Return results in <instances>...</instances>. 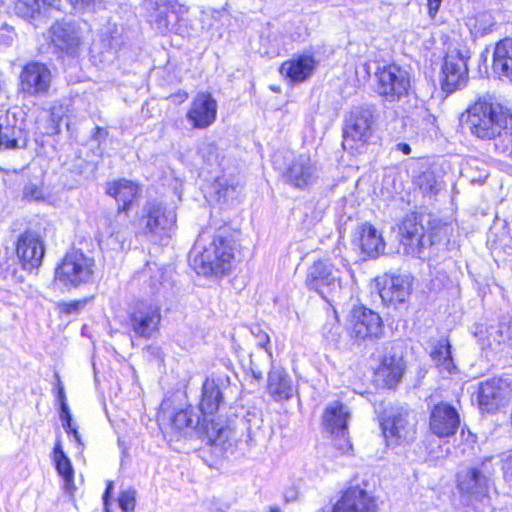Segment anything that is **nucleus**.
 I'll return each instance as SVG.
<instances>
[{"label": "nucleus", "mask_w": 512, "mask_h": 512, "mask_svg": "<svg viewBox=\"0 0 512 512\" xmlns=\"http://www.w3.org/2000/svg\"><path fill=\"white\" fill-rule=\"evenodd\" d=\"M170 428L178 436H188L195 433L199 438L207 439L214 445L224 444L231 435V429L227 425H220L214 419L206 420L193 413L190 408L176 412L170 423Z\"/></svg>", "instance_id": "nucleus-4"}, {"label": "nucleus", "mask_w": 512, "mask_h": 512, "mask_svg": "<svg viewBox=\"0 0 512 512\" xmlns=\"http://www.w3.org/2000/svg\"><path fill=\"white\" fill-rule=\"evenodd\" d=\"M404 369L401 356L386 355L375 370V380L382 387L394 388L401 381Z\"/></svg>", "instance_id": "nucleus-26"}, {"label": "nucleus", "mask_w": 512, "mask_h": 512, "mask_svg": "<svg viewBox=\"0 0 512 512\" xmlns=\"http://www.w3.org/2000/svg\"><path fill=\"white\" fill-rule=\"evenodd\" d=\"M331 435L334 436V446L337 448L340 454H346L352 449V445L347 435V430H343V433H336Z\"/></svg>", "instance_id": "nucleus-40"}, {"label": "nucleus", "mask_w": 512, "mask_h": 512, "mask_svg": "<svg viewBox=\"0 0 512 512\" xmlns=\"http://www.w3.org/2000/svg\"><path fill=\"white\" fill-rule=\"evenodd\" d=\"M340 271L329 261H317L309 268L305 284L322 297L340 288Z\"/></svg>", "instance_id": "nucleus-15"}, {"label": "nucleus", "mask_w": 512, "mask_h": 512, "mask_svg": "<svg viewBox=\"0 0 512 512\" xmlns=\"http://www.w3.org/2000/svg\"><path fill=\"white\" fill-rule=\"evenodd\" d=\"M496 457L485 458L479 465L457 474V487L462 494L481 499L487 496L491 478L495 473L493 461Z\"/></svg>", "instance_id": "nucleus-9"}, {"label": "nucleus", "mask_w": 512, "mask_h": 512, "mask_svg": "<svg viewBox=\"0 0 512 512\" xmlns=\"http://www.w3.org/2000/svg\"><path fill=\"white\" fill-rule=\"evenodd\" d=\"M175 102L182 103L188 98V93L185 91H179L174 95H171Z\"/></svg>", "instance_id": "nucleus-54"}, {"label": "nucleus", "mask_w": 512, "mask_h": 512, "mask_svg": "<svg viewBox=\"0 0 512 512\" xmlns=\"http://www.w3.org/2000/svg\"><path fill=\"white\" fill-rule=\"evenodd\" d=\"M80 305L79 302H74V303H70L68 304V309L67 311L68 312H72V311H76L78 309V306Z\"/></svg>", "instance_id": "nucleus-59"}, {"label": "nucleus", "mask_w": 512, "mask_h": 512, "mask_svg": "<svg viewBox=\"0 0 512 512\" xmlns=\"http://www.w3.org/2000/svg\"><path fill=\"white\" fill-rule=\"evenodd\" d=\"M511 393L510 383L502 378H492L482 382L478 389V403L482 410H497Z\"/></svg>", "instance_id": "nucleus-18"}, {"label": "nucleus", "mask_w": 512, "mask_h": 512, "mask_svg": "<svg viewBox=\"0 0 512 512\" xmlns=\"http://www.w3.org/2000/svg\"><path fill=\"white\" fill-rule=\"evenodd\" d=\"M354 242L369 257H377L385 249V242L381 233L369 223H364L357 227Z\"/></svg>", "instance_id": "nucleus-27"}, {"label": "nucleus", "mask_w": 512, "mask_h": 512, "mask_svg": "<svg viewBox=\"0 0 512 512\" xmlns=\"http://www.w3.org/2000/svg\"><path fill=\"white\" fill-rule=\"evenodd\" d=\"M282 179L284 183L295 189H309L319 179L318 165L309 155H298L287 165Z\"/></svg>", "instance_id": "nucleus-12"}, {"label": "nucleus", "mask_w": 512, "mask_h": 512, "mask_svg": "<svg viewBox=\"0 0 512 512\" xmlns=\"http://www.w3.org/2000/svg\"><path fill=\"white\" fill-rule=\"evenodd\" d=\"M349 330L351 336L357 340L374 341L382 337L384 325L378 313L366 307H356L350 315Z\"/></svg>", "instance_id": "nucleus-14"}, {"label": "nucleus", "mask_w": 512, "mask_h": 512, "mask_svg": "<svg viewBox=\"0 0 512 512\" xmlns=\"http://www.w3.org/2000/svg\"><path fill=\"white\" fill-rule=\"evenodd\" d=\"M383 433L388 441L399 443L409 441L415 435L416 418L406 407L392 409L381 422Z\"/></svg>", "instance_id": "nucleus-13"}, {"label": "nucleus", "mask_w": 512, "mask_h": 512, "mask_svg": "<svg viewBox=\"0 0 512 512\" xmlns=\"http://www.w3.org/2000/svg\"><path fill=\"white\" fill-rule=\"evenodd\" d=\"M465 125L470 133L488 141L498 153L512 159V112L490 96L479 97L466 110Z\"/></svg>", "instance_id": "nucleus-1"}, {"label": "nucleus", "mask_w": 512, "mask_h": 512, "mask_svg": "<svg viewBox=\"0 0 512 512\" xmlns=\"http://www.w3.org/2000/svg\"><path fill=\"white\" fill-rule=\"evenodd\" d=\"M253 376L256 378V379H261L262 378V373L260 371H253Z\"/></svg>", "instance_id": "nucleus-60"}, {"label": "nucleus", "mask_w": 512, "mask_h": 512, "mask_svg": "<svg viewBox=\"0 0 512 512\" xmlns=\"http://www.w3.org/2000/svg\"><path fill=\"white\" fill-rule=\"evenodd\" d=\"M94 260L79 250L67 253L56 268L55 279L66 287H79L93 276Z\"/></svg>", "instance_id": "nucleus-8"}, {"label": "nucleus", "mask_w": 512, "mask_h": 512, "mask_svg": "<svg viewBox=\"0 0 512 512\" xmlns=\"http://www.w3.org/2000/svg\"><path fill=\"white\" fill-rule=\"evenodd\" d=\"M492 69L498 77L512 81V38H504L496 43Z\"/></svg>", "instance_id": "nucleus-30"}, {"label": "nucleus", "mask_w": 512, "mask_h": 512, "mask_svg": "<svg viewBox=\"0 0 512 512\" xmlns=\"http://www.w3.org/2000/svg\"><path fill=\"white\" fill-rule=\"evenodd\" d=\"M105 222L108 223L107 228H106V233L109 236H114L120 232V228L117 227L116 225L112 224L109 217L105 218Z\"/></svg>", "instance_id": "nucleus-51"}, {"label": "nucleus", "mask_w": 512, "mask_h": 512, "mask_svg": "<svg viewBox=\"0 0 512 512\" xmlns=\"http://www.w3.org/2000/svg\"><path fill=\"white\" fill-rule=\"evenodd\" d=\"M460 426V415L452 405L439 403L435 405L429 417V429L439 438H448L457 432Z\"/></svg>", "instance_id": "nucleus-17"}, {"label": "nucleus", "mask_w": 512, "mask_h": 512, "mask_svg": "<svg viewBox=\"0 0 512 512\" xmlns=\"http://www.w3.org/2000/svg\"><path fill=\"white\" fill-rule=\"evenodd\" d=\"M400 231L404 253L421 257L422 250L428 242L423 225L417 222L416 217H408L403 221Z\"/></svg>", "instance_id": "nucleus-23"}, {"label": "nucleus", "mask_w": 512, "mask_h": 512, "mask_svg": "<svg viewBox=\"0 0 512 512\" xmlns=\"http://www.w3.org/2000/svg\"><path fill=\"white\" fill-rule=\"evenodd\" d=\"M495 25L489 14H480L476 18V24L474 26V33L477 37H483L492 32L493 26Z\"/></svg>", "instance_id": "nucleus-38"}, {"label": "nucleus", "mask_w": 512, "mask_h": 512, "mask_svg": "<svg viewBox=\"0 0 512 512\" xmlns=\"http://www.w3.org/2000/svg\"><path fill=\"white\" fill-rule=\"evenodd\" d=\"M117 34H118V29H117L116 25L109 24L108 26H106L100 34L101 41L103 42L104 46L112 47L113 40Z\"/></svg>", "instance_id": "nucleus-42"}, {"label": "nucleus", "mask_w": 512, "mask_h": 512, "mask_svg": "<svg viewBox=\"0 0 512 512\" xmlns=\"http://www.w3.org/2000/svg\"><path fill=\"white\" fill-rule=\"evenodd\" d=\"M22 195L24 199L29 201L45 200L46 191L42 180L39 178L28 180L22 189Z\"/></svg>", "instance_id": "nucleus-36"}, {"label": "nucleus", "mask_w": 512, "mask_h": 512, "mask_svg": "<svg viewBox=\"0 0 512 512\" xmlns=\"http://www.w3.org/2000/svg\"><path fill=\"white\" fill-rule=\"evenodd\" d=\"M55 376L57 379V384H56L57 400L59 401V404H61L63 402H66V395H65V391H64V386L60 380L59 375L56 374Z\"/></svg>", "instance_id": "nucleus-50"}, {"label": "nucleus", "mask_w": 512, "mask_h": 512, "mask_svg": "<svg viewBox=\"0 0 512 512\" xmlns=\"http://www.w3.org/2000/svg\"><path fill=\"white\" fill-rule=\"evenodd\" d=\"M25 145L22 129L12 125L8 114L0 110V149L21 148Z\"/></svg>", "instance_id": "nucleus-34"}, {"label": "nucleus", "mask_w": 512, "mask_h": 512, "mask_svg": "<svg viewBox=\"0 0 512 512\" xmlns=\"http://www.w3.org/2000/svg\"><path fill=\"white\" fill-rule=\"evenodd\" d=\"M41 4L39 0H17L15 3V12L17 15L32 19L40 12Z\"/></svg>", "instance_id": "nucleus-37"}, {"label": "nucleus", "mask_w": 512, "mask_h": 512, "mask_svg": "<svg viewBox=\"0 0 512 512\" xmlns=\"http://www.w3.org/2000/svg\"><path fill=\"white\" fill-rule=\"evenodd\" d=\"M76 11L84 12L90 9L95 0H67Z\"/></svg>", "instance_id": "nucleus-46"}, {"label": "nucleus", "mask_w": 512, "mask_h": 512, "mask_svg": "<svg viewBox=\"0 0 512 512\" xmlns=\"http://www.w3.org/2000/svg\"><path fill=\"white\" fill-rule=\"evenodd\" d=\"M160 321L159 307L141 303L130 316V327L137 336L151 338L157 333Z\"/></svg>", "instance_id": "nucleus-20"}, {"label": "nucleus", "mask_w": 512, "mask_h": 512, "mask_svg": "<svg viewBox=\"0 0 512 512\" xmlns=\"http://www.w3.org/2000/svg\"><path fill=\"white\" fill-rule=\"evenodd\" d=\"M269 512H281L278 507H271Z\"/></svg>", "instance_id": "nucleus-61"}, {"label": "nucleus", "mask_w": 512, "mask_h": 512, "mask_svg": "<svg viewBox=\"0 0 512 512\" xmlns=\"http://www.w3.org/2000/svg\"><path fill=\"white\" fill-rule=\"evenodd\" d=\"M431 357L441 374L452 375L457 372V367L452 358L451 345L448 340L438 341L431 353Z\"/></svg>", "instance_id": "nucleus-35"}, {"label": "nucleus", "mask_w": 512, "mask_h": 512, "mask_svg": "<svg viewBox=\"0 0 512 512\" xmlns=\"http://www.w3.org/2000/svg\"><path fill=\"white\" fill-rule=\"evenodd\" d=\"M411 285L412 280L407 275H387L379 292L380 297L385 303H403L411 293Z\"/></svg>", "instance_id": "nucleus-25"}, {"label": "nucleus", "mask_w": 512, "mask_h": 512, "mask_svg": "<svg viewBox=\"0 0 512 512\" xmlns=\"http://www.w3.org/2000/svg\"><path fill=\"white\" fill-rule=\"evenodd\" d=\"M315 67L314 57L304 54L285 61L280 67V73L291 83H301L311 77Z\"/></svg>", "instance_id": "nucleus-28"}, {"label": "nucleus", "mask_w": 512, "mask_h": 512, "mask_svg": "<svg viewBox=\"0 0 512 512\" xmlns=\"http://www.w3.org/2000/svg\"><path fill=\"white\" fill-rule=\"evenodd\" d=\"M16 253L23 268L32 271L42 263L44 244L37 234L25 232L18 239Z\"/></svg>", "instance_id": "nucleus-21"}, {"label": "nucleus", "mask_w": 512, "mask_h": 512, "mask_svg": "<svg viewBox=\"0 0 512 512\" xmlns=\"http://www.w3.org/2000/svg\"><path fill=\"white\" fill-rule=\"evenodd\" d=\"M106 193L116 200L118 204L116 217H120L121 213H126L138 198L140 187L131 180L118 179L107 183Z\"/></svg>", "instance_id": "nucleus-24"}, {"label": "nucleus", "mask_w": 512, "mask_h": 512, "mask_svg": "<svg viewBox=\"0 0 512 512\" xmlns=\"http://www.w3.org/2000/svg\"><path fill=\"white\" fill-rule=\"evenodd\" d=\"M373 115L369 109L356 107L346 118L343 148L351 153H360L372 136Z\"/></svg>", "instance_id": "nucleus-7"}, {"label": "nucleus", "mask_w": 512, "mask_h": 512, "mask_svg": "<svg viewBox=\"0 0 512 512\" xmlns=\"http://www.w3.org/2000/svg\"><path fill=\"white\" fill-rule=\"evenodd\" d=\"M217 115V103L210 93L201 92L196 95L186 118L196 129H205L211 126Z\"/></svg>", "instance_id": "nucleus-19"}, {"label": "nucleus", "mask_w": 512, "mask_h": 512, "mask_svg": "<svg viewBox=\"0 0 512 512\" xmlns=\"http://www.w3.org/2000/svg\"><path fill=\"white\" fill-rule=\"evenodd\" d=\"M223 402V395L219 385L213 379H206L202 386L201 400L199 409L202 418L206 420L214 419L213 415L219 410Z\"/></svg>", "instance_id": "nucleus-31"}, {"label": "nucleus", "mask_w": 512, "mask_h": 512, "mask_svg": "<svg viewBox=\"0 0 512 512\" xmlns=\"http://www.w3.org/2000/svg\"><path fill=\"white\" fill-rule=\"evenodd\" d=\"M350 411L346 405L339 401L327 405L323 414L324 429L330 434L343 433L347 430Z\"/></svg>", "instance_id": "nucleus-29"}, {"label": "nucleus", "mask_w": 512, "mask_h": 512, "mask_svg": "<svg viewBox=\"0 0 512 512\" xmlns=\"http://www.w3.org/2000/svg\"><path fill=\"white\" fill-rule=\"evenodd\" d=\"M147 20L161 35L181 33L186 26L189 7L176 0H145Z\"/></svg>", "instance_id": "nucleus-5"}, {"label": "nucleus", "mask_w": 512, "mask_h": 512, "mask_svg": "<svg viewBox=\"0 0 512 512\" xmlns=\"http://www.w3.org/2000/svg\"><path fill=\"white\" fill-rule=\"evenodd\" d=\"M471 58V52L467 48L452 49L444 59L442 66L441 86L446 93H453L462 89L468 82L467 62Z\"/></svg>", "instance_id": "nucleus-10"}, {"label": "nucleus", "mask_w": 512, "mask_h": 512, "mask_svg": "<svg viewBox=\"0 0 512 512\" xmlns=\"http://www.w3.org/2000/svg\"><path fill=\"white\" fill-rule=\"evenodd\" d=\"M501 462L504 478L506 482L512 485V451L503 454Z\"/></svg>", "instance_id": "nucleus-43"}, {"label": "nucleus", "mask_w": 512, "mask_h": 512, "mask_svg": "<svg viewBox=\"0 0 512 512\" xmlns=\"http://www.w3.org/2000/svg\"><path fill=\"white\" fill-rule=\"evenodd\" d=\"M234 248L228 238L217 236L202 250L196 245L191 254V266L201 275H222L232 267Z\"/></svg>", "instance_id": "nucleus-3"}, {"label": "nucleus", "mask_w": 512, "mask_h": 512, "mask_svg": "<svg viewBox=\"0 0 512 512\" xmlns=\"http://www.w3.org/2000/svg\"><path fill=\"white\" fill-rule=\"evenodd\" d=\"M119 507L123 512H133L136 504V491L134 489H127L122 491L119 499Z\"/></svg>", "instance_id": "nucleus-39"}, {"label": "nucleus", "mask_w": 512, "mask_h": 512, "mask_svg": "<svg viewBox=\"0 0 512 512\" xmlns=\"http://www.w3.org/2000/svg\"><path fill=\"white\" fill-rule=\"evenodd\" d=\"M67 434L69 435H72L73 436V439L81 446L82 445V442H81V438H80V434L77 430L76 427L72 426V429H69V431H66Z\"/></svg>", "instance_id": "nucleus-55"}, {"label": "nucleus", "mask_w": 512, "mask_h": 512, "mask_svg": "<svg viewBox=\"0 0 512 512\" xmlns=\"http://www.w3.org/2000/svg\"><path fill=\"white\" fill-rule=\"evenodd\" d=\"M507 332H508V338H507V346L508 348L510 349L508 351V353H510L512 355V326H510L508 329H507Z\"/></svg>", "instance_id": "nucleus-58"}, {"label": "nucleus", "mask_w": 512, "mask_h": 512, "mask_svg": "<svg viewBox=\"0 0 512 512\" xmlns=\"http://www.w3.org/2000/svg\"><path fill=\"white\" fill-rule=\"evenodd\" d=\"M51 43L60 51L73 55L80 45V31L74 23L57 21L50 27Z\"/></svg>", "instance_id": "nucleus-22"}, {"label": "nucleus", "mask_w": 512, "mask_h": 512, "mask_svg": "<svg viewBox=\"0 0 512 512\" xmlns=\"http://www.w3.org/2000/svg\"><path fill=\"white\" fill-rule=\"evenodd\" d=\"M43 6L57 8L60 5L61 0H39Z\"/></svg>", "instance_id": "nucleus-57"}, {"label": "nucleus", "mask_w": 512, "mask_h": 512, "mask_svg": "<svg viewBox=\"0 0 512 512\" xmlns=\"http://www.w3.org/2000/svg\"><path fill=\"white\" fill-rule=\"evenodd\" d=\"M257 338H258V345L267 350V345L270 342L269 336L266 333H259Z\"/></svg>", "instance_id": "nucleus-52"}, {"label": "nucleus", "mask_w": 512, "mask_h": 512, "mask_svg": "<svg viewBox=\"0 0 512 512\" xmlns=\"http://www.w3.org/2000/svg\"><path fill=\"white\" fill-rule=\"evenodd\" d=\"M376 91L389 103L403 101L410 94L409 73L396 65L379 68L375 73Z\"/></svg>", "instance_id": "nucleus-6"}, {"label": "nucleus", "mask_w": 512, "mask_h": 512, "mask_svg": "<svg viewBox=\"0 0 512 512\" xmlns=\"http://www.w3.org/2000/svg\"><path fill=\"white\" fill-rule=\"evenodd\" d=\"M221 188L218 191L219 197H223L224 199H232L236 194V186L226 185L225 187L220 184Z\"/></svg>", "instance_id": "nucleus-48"}, {"label": "nucleus", "mask_w": 512, "mask_h": 512, "mask_svg": "<svg viewBox=\"0 0 512 512\" xmlns=\"http://www.w3.org/2000/svg\"><path fill=\"white\" fill-rule=\"evenodd\" d=\"M510 419H511V425H512V412H511V417H510Z\"/></svg>", "instance_id": "nucleus-62"}, {"label": "nucleus", "mask_w": 512, "mask_h": 512, "mask_svg": "<svg viewBox=\"0 0 512 512\" xmlns=\"http://www.w3.org/2000/svg\"><path fill=\"white\" fill-rule=\"evenodd\" d=\"M375 497L360 484L348 486L335 503L332 512H377Z\"/></svg>", "instance_id": "nucleus-16"}, {"label": "nucleus", "mask_w": 512, "mask_h": 512, "mask_svg": "<svg viewBox=\"0 0 512 512\" xmlns=\"http://www.w3.org/2000/svg\"><path fill=\"white\" fill-rule=\"evenodd\" d=\"M200 153L205 161L210 164H214L218 162L219 159V151L218 147L214 143H206L201 149Z\"/></svg>", "instance_id": "nucleus-41"}, {"label": "nucleus", "mask_w": 512, "mask_h": 512, "mask_svg": "<svg viewBox=\"0 0 512 512\" xmlns=\"http://www.w3.org/2000/svg\"><path fill=\"white\" fill-rule=\"evenodd\" d=\"M268 393L275 401L287 400L293 394L292 381L281 367H272L268 374Z\"/></svg>", "instance_id": "nucleus-32"}, {"label": "nucleus", "mask_w": 512, "mask_h": 512, "mask_svg": "<svg viewBox=\"0 0 512 512\" xmlns=\"http://www.w3.org/2000/svg\"><path fill=\"white\" fill-rule=\"evenodd\" d=\"M112 486H113V483L109 482L107 485L106 491L104 493V496H103L105 512H110L109 504H108V496L112 490Z\"/></svg>", "instance_id": "nucleus-53"}, {"label": "nucleus", "mask_w": 512, "mask_h": 512, "mask_svg": "<svg viewBox=\"0 0 512 512\" xmlns=\"http://www.w3.org/2000/svg\"><path fill=\"white\" fill-rule=\"evenodd\" d=\"M503 328L502 326L500 327H491L490 328V331H489V342H488V345L489 346H492V341L490 340V338L493 339L494 342H497L498 344H501L503 341H504V336H503Z\"/></svg>", "instance_id": "nucleus-47"}, {"label": "nucleus", "mask_w": 512, "mask_h": 512, "mask_svg": "<svg viewBox=\"0 0 512 512\" xmlns=\"http://www.w3.org/2000/svg\"><path fill=\"white\" fill-rule=\"evenodd\" d=\"M52 73L42 62L27 63L19 76V90L29 97H42L49 93Z\"/></svg>", "instance_id": "nucleus-11"}, {"label": "nucleus", "mask_w": 512, "mask_h": 512, "mask_svg": "<svg viewBox=\"0 0 512 512\" xmlns=\"http://www.w3.org/2000/svg\"><path fill=\"white\" fill-rule=\"evenodd\" d=\"M396 150L401 151L405 155L411 153V147L407 143H398L396 145Z\"/></svg>", "instance_id": "nucleus-56"}, {"label": "nucleus", "mask_w": 512, "mask_h": 512, "mask_svg": "<svg viewBox=\"0 0 512 512\" xmlns=\"http://www.w3.org/2000/svg\"><path fill=\"white\" fill-rule=\"evenodd\" d=\"M443 0H427L428 13L431 18H434L438 13Z\"/></svg>", "instance_id": "nucleus-49"}, {"label": "nucleus", "mask_w": 512, "mask_h": 512, "mask_svg": "<svg viewBox=\"0 0 512 512\" xmlns=\"http://www.w3.org/2000/svg\"><path fill=\"white\" fill-rule=\"evenodd\" d=\"M176 223V214L158 200H149L142 206L138 219V234L155 244H162L170 237Z\"/></svg>", "instance_id": "nucleus-2"}, {"label": "nucleus", "mask_w": 512, "mask_h": 512, "mask_svg": "<svg viewBox=\"0 0 512 512\" xmlns=\"http://www.w3.org/2000/svg\"><path fill=\"white\" fill-rule=\"evenodd\" d=\"M60 405V418L62 421V426L65 429V431H69V429H72V416L69 411V407L66 402H63Z\"/></svg>", "instance_id": "nucleus-44"}, {"label": "nucleus", "mask_w": 512, "mask_h": 512, "mask_svg": "<svg viewBox=\"0 0 512 512\" xmlns=\"http://www.w3.org/2000/svg\"><path fill=\"white\" fill-rule=\"evenodd\" d=\"M329 328H328V325H326L324 328H323V335L330 341H336L338 339V337L340 336V332H341V327L340 325L337 323V320L335 319L333 323L329 324Z\"/></svg>", "instance_id": "nucleus-45"}, {"label": "nucleus", "mask_w": 512, "mask_h": 512, "mask_svg": "<svg viewBox=\"0 0 512 512\" xmlns=\"http://www.w3.org/2000/svg\"><path fill=\"white\" fill-rule=\"evenodd\" d=\"M53 460L55 468L63 480V489L65 493L73 497L76 490L74 484V469L70 459L64 453L61 442L59 440L54 446Z\"/></svg>", "instance_id": "nucleus-33"}]
</instances>
